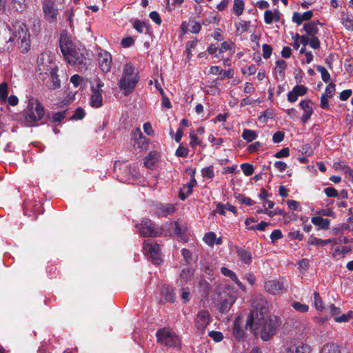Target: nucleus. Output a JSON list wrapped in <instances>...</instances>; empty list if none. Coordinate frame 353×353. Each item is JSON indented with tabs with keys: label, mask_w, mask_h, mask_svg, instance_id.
<instances>
[{
	"label": "nucleus",
	"mask_w": 353,
	"mask_h": 353,
	"mask_svg": "<svg viewBox=\"0 0 353 353\" xmlns=\"http://www.w3.org/2000/svg\"><path fill=\"white\" fill-rule=\"evenodd\" d=\"M269 306L266 299L259 294L253 296L252 310L248 316L246 328L252 330L261 327V337L263 341H268L275 333L279 326L276 316L268 317Z\"/></svg>",
	"instance_id": "nucleus-1"
},
{
	"label": "nucleus",
	"mask_w": 353,
	"mask_h": 353,
	"mask_svg": "<svg viewBox=\"0 0 353 353\" xmlns=\"http://www.w3.org/2000/svg\"><path fill=\"white\" fill-rule=\"evenodd\" d=\"M37 70L39 78L46 81L49 89L56 90L61 87V81L57 74L58 66L53 54L47 52L41 53L37 59Z\"/></svg>",
	"instance_id": "nucleus-2"
},
{
	"label": "nucleus",
	"mask_w": 353,
	"mask_h": 353,
	"mask_svg": "<svg viewBox=\"0 0 353 353\" xmlns=\"http://www.w3.org/2000/svg\"><path fill=\"white\" fill-rule=\"evenodd\" d=\"M139 80L138 73L131 63H126L123 68L122 77L119 80V88L125 95L131 94Z\"/></svg>",
	"instance_id": "nucleus-3"
},
{
	"label": "nucleus",
	"mask_w": 353,
	"mask_h": 353,
	"mask_svg": "<svg viewBox=\"0 0 353 353\" xmlns=\"http://www.w3.org/2000/svg\"><path fill=\"white\" fill-rule=\"evenodd\" d=\"M44 115V108L41 103L34 98L28 101V105L24 111V119L27 125H37Z\"/></svg>",
	"instance_id": "nucleus-4"
},
{
	"label": "nucleus",
	"mask_w": 353,
	"mask_h": 353,
	"mask_svg": "<svg viewBox=\"0 0 353 353\" xmlns=\"http://www.w3.org/2000/svg\"><path fill=\"white\" fill-rule=\"evenodd\" d=\"M12 35L14 43L17 41L19 48L23 53L27 52L30 48V34L26 26L21 21H17L14 26Z\"/></svg>",
	"instance_id": "nucleus-5"
},
{
	"label": "nucleus",
	"mask_w": 353,
	"mask_h": 353,
	"mask_svg": "<svg viewBox=\"0 0 353 353\" xmlns=\"http://www.w3.org/2000/svg\"><path fill=\"white\" fill-rule=\"evenodd\" d=\"M88 53L86 49L79 44L72 52L66 54L64 58L72 65H77L79 69H84L87 64V56Z\"/></svg>",
	"instance_id": "nucleus-6"
},
{
	"label": "nucleus",
	"mask_w": 353,
	"mask_h": 353,
	"mask_svg": "<svg viewBox=\"0 0 353 353\" xmlns=\"http://www.w3.org/2000/svg\"><path fill=\"white\" fill-rule=\"evenodd\" d=\"M157 340L159 343L170 347H179L181 340L176 334L172 330L162 328L156 332Z\"/></svg>",
	"instance_id": "nucleus-7"
},
{
	"label": "nucleus",
	"mask_w": 353,
	"mask_h": 353,
	"mask_svg": "<svg viewBox=\"0 0 353 353\" xmlns=\"http://www.w3.org/2000/svg\"><path fill=\"white\" fill-rule=\"evenodd\" d=\"M13 46L12 30L6 24L0 23V50H9Z\"/></svg>",
	"instance_id": "nucleus-8"
},
{
	"label": "nucleus",
	"mask_w": 353,
	"mask_h": 353,
	"mask_svg": "<svg viewBox=\"0 0 353 353\" xmlns=\"http://www.w3.org/2000/svg\"><path fill=\"white\" fill-rule=\"evenodd\" d=\"M139 234L144 236L155 237L162 234V229L157 227L150 219H143L141 223L137 225Z\"/></svg>",
	"instance_id": "nucleus-9"
},
{
	"label": "nucleus",
	"mask_w": 353,
	"mask_h": 353,
	"mask_svg": "<svg viewBox=\"0 0 353 353\" xmlns=\"http://www.w3.org/2000/svg\"><path fill=\"white\" fill-rule=\"evenodd\" d=\"M41 6L44 19L50 23H55L59 15L55 0H43Z\"/></svg>",
	"instance_id": "nucleus-10"
},
{
	"label": "nucleus",
	"mask_w": 353,
	"mask_h": 353,
	"mask_svg": "<svg viewBox=\"0 0 353 353\" xmlns=\"http://www.w3.org/2000/svg\"><path fill=\"white\" fill-rule=\"evenodd\" d=\"M80 43L76 42L71 34L66 30H63L61 32L59 37V47L63 57L68 54Z\"/></svg>",
	"instance_id": "nucleus-11"
},
{
	"label": "nucleus",
	"mask_w": 353,
	"mask_h": 353,
	"mask_svg": "<svg viewBox=\"0 0 353 353\" xmlns=\"http://www.w3.org/2000/svg\"><path fill=\"white\" fill-rule=\"evenodd\" d=\"M303 28L306 34L302 36H300L299 34H296V35L292 37L294 40L293 47L297 50L299 48L301 45L303 46L300 50V53L305 54V62L309 63V53L306 51L305 48V46L309 43V23H305Z\"/></svg>",
	"instance_id": "nucleus-12"
},
{
	"label": "nucleus",
	"mask_w": 353,
	"mask_h": 353,
	"mask_svg": "<svg viewBox=\"0 0 353 353\" xmlns=\"http://www.w3.org/2000/svg\"><path fill=\"white\" fill-rule=\"evenodd\" d=\"M288 288V281L284 278L279 280H269L265 282V290L272 295L281 294Z\"/></svg>",
	"instance_id": "nucleus-13"
},
{
	"label": "nucleus",
	"mask_w": 353,
	"mask_h": 353,
	"mask_svg": "<svg viewBox=\"0 0 353 353\" xmlns=\"http://www.w3.org/2000/svg\"><path fill=\"white\" fill-rule=\"evenodd\" d=\"M143 250L145 254L149 255L154 263L159 264L161 262L159 245L152 240L145 241Z\"/></svg>",
	"instance_id": "nucleus-14"
},
{
	"label": "nucleus",
	"mask_w": 353,
	"mask_h": 353,
	"mask_svg": "<svg viewBox=\"0 0 353 353\" xmlns=\"http://www.w3.org/2000/svg\"><path fill=\"white\" fill-rule=\"evenodd\" d=\"M104 83L99 79H97L96 87L91 86L92 94L90 98V104L92 107L98 108L103 105V97L101 88Z\"/></svg>",
	"instance_id": "nucleus-15"
},
{
	"label": "nucleus",
	"mask_w": 353,
	"mask_h": 353,
	"mask_svg": "<svg viewBox=\"0 0 353 353\" xmlns=\"http://www.w3.org/2000/svg\"><path fill=\"white\" fill-rule=\"evenodd\" d=\"M98 62L100 70L104 72H110L112 65V59L111 54L105 50H101L98 53Z\"/></svg>",
	"instance_id": "nucleus-16"
},
{
	"label": "nucleus",
	"mask_w": 353,
	"mask_h": 353,
	"mask_svg": "<svg viewBox=\"0 0 353 353\" xmlns=\"http://www.w3.org/2000/svg\"><path fill=\"white\" fill-rule=\"evenodd\" d=\"M210 322V316L207 310L199 312L194 320V325L198 332L203 334Z\"/></svg>",
	"instance_id": "nucleus-17"
},
{
	"label": "nucleus",
	"mask_w": 353,
	"mask_h": 353,
	"mask_svg": "<svg viewBox=\"0 0 353 353\" xmlns=\"http://www.w3.org/2000/svg\"><path fill=\"white\" fill-rule=\"evenodd\" d=\"M235 301L236 298L232 295H228L225 299H221L218 305L219 311L223 314L227 313L230 310Z\"/></svg>",
	"instance_id": "nucleus-18"
},
{
	"label": "nucleus",
	"mask_w": 353,
	"mask_h": 353,
	"mask_svg": "<svg viewBox=\"0 0 353 353\" xmlns=\"http://www.w3.org/2000/svg\"><path fill=\"white\" fill-rule=\"evenodd\" d=\"M169 230H172L170 232V234H175L182 237L187 230V226L179 221H176L175 223L171 222L169 223Z\"/></svg>",
	"instance_id": "nucleus-19"
},
{
	"label": "nucleus",
	"mask_w": 353,
	"mask_h": 353,
	"mask_svg": "<svg viewBox=\"0 0 353 353\" xmlns=\"http://www.w3.org/2000/svg\"><path fill=\"white\" fill-rule=\"evenodd\" d=\"M280 12L278 10H266L264 12V21L266 24H271L273 22H279L280 21Z\"/></svg>",
	"instance_id": "nucleus-20"
},
{
	"label": "nucleus",
	"mask_w": 353,
	"mask_h": 353,
	"mask_svg": "<svg viewBox=\"0 0 353 353\" xmlns=\"http://www.w3.org/2000/svg\"><path fill=\"white\" fill-rule=\"evenodd\" d=\"M312 223L318 227L319 230H327L330 227V220L324 219L321 216H313L311 219Z\"/></svg>",
	"instance_id": "nucleus-21"
},
{
	"label": "nucleus",
	"mask_w": 353,
	"mask_h": 353,
	"mask_svg": "<svg viewBox=\"0 0 353 353\" xmlns=\"http://www.w3.org/2000/svg\"><path fill=\"white\" fill-rule=\"evenodd\" d=\"M341 22L345 28L349 31H353V15L349 12H341Z\"/></svg>",
	"instance_id": "nucleus-22"
},
{
	"label": "nucleus",
	"mask_w": 353,
	"mask_h": 353,
	"mask_svg": "<svg viewBox=\"0 0 353 353\" xmlns=\"http://www.w3.org/2000/svg\"><path fill=\"white\" fill-rule=\"evenodd\" d=\"M175 208L172 204H161L157 208V214L159 217L167 216L174 213Z\"/></svg>",
	"instance_id": "nucleus-23"
},
{
	"label": "nucleus",
	"mask_w": 353,
	"mask_h": 353,
	"mask_svg": "<svg viewBox=\"0 0 353 353\" xmlns=\"http://www.w3.org/2000/svg\"><path fill=\"white\" fill-rule=\"evenodd\" d=\"M319 353H341V347L334 342L327 343L321 347Z\"/></svg>",
	"instance_id": "nucleus-24"
},
{
	"label": "nucleus",
	"mask_w": 353,
	"mask_h": 353,
	"mask_svg": "<svg viewBox=\"0 0 353 353\" xmlns=\"http://www.w3.org/2000/svg\"><path fill=\"white\" fill-rule=\"evenodd\" d=\"M236 253L243 263L250 264L252 262V256L250 252L243 248H237Z\"/></svg>",
	"instance_id": "nucleus-25"
},
{
	"label": "nucleus",
	"mask_w": 353,
	"mask_h": 353,
	"mask_svg": "<svg viewBox=\"0 0 353 353\" xmlns=\"http://www.w3.org/2000/svg\"><path fill=\"white\" fill-rule=\"evenodd\" d=\"M307 345L302 343L291 345L286 350V353H305Z\"/></svg>",
	"instance_id": "nucleus-26"
},
{
	"label": "nucleus",
	"mask_w": 353,
	"mask_h": 353,
	"mask_svg": "<svg viewBox=\"0 0 353 353\" xmlns=\"http://www.w3.org/2000/svg\"><path fill=\"white\" fill-rule=\"evenodd\" d=\"M309 20V11H306L303 13L294 12L292 17V21L297 25H301L304 21Z\"/></svg>",
	"instance_id": "nucleus-27"
},
{
	"label": "nucleus",
	"mask_w": 353,
	"mask_h": 353,
	"mask_svg": "<svg viewBox=\"0 0 353 353\" xmlns=\"http://www.w3.org/2000/svg\"><path fill=\"white\" fill-rule=\"evenodd\" d=\"M250 26V21L239 20L235 23L236 31L238 34H242L248 30Z\"/></svg>",
	"instance_id": "nucleus-28"
},
{
	"label": "nucleus",
	"mask_w": 353,
	"mask_h": 353,
	"mask_svg": "<svg viewBox=\"0 0 353 353\" xmlns=\"http://www.w3.org/2000/svg\"><path fill=\"white\" fill-rule=\"evenodd\" d=\"M318 25L321 27L323 26V23H321L319 21H310V37H321V34L319 32V28Z\"/></svg>",
	"instance_id": "nucleus-29"
},
{
	"label": "nucleus",
	"mask_w": 353,
	"mask_h": 353,
	"mask_svg": "<svg viewBox=\"0 0 353 353\" xmlns=\"http://www.w3.org/2000/svg\"><path fill=\"white\" fill-rule=\"evenodd\" d=\"M241 137L247 142H252L258 137V134L254 130L245 129L242 132Z\"/></svg>",
	"instance_id": "nucleus-30"
},
{
	"label": "nucleus",
	"mask_w": 353,
	"mask_h": 353,
	"mask_svg": "<svg viewBox=\"0 0 353 353\" xmlns=\"http://www.w3.org/2000/svg\"><path fill=\"white\" fill-rule=\"evenodd\" d=\"M193 276V270L191 268H185L182 270L180 274V279L179 282H180L181 285H183L185 282H187L190 279H191Z\"/></svg>",
	"instance_id": "nucleus-31"
},
{
	"label": "nucleus",
	"mask_w": 353,
	"mask_h": 353,
	"mask_svg": "<svg viewBox=\"0 0 353 353\" xmlns=\"http://www.w3.org/2000/svg\"><path fill=\"white\" fill-rule=\"evenodd\" d=\"M244 9L245 3L243 0H234L232 10L236 15H241L243 12Z\"/></svg>",
	"instance_id": "nucleus-32"
},
{
	"label": "nucleus",
	"mask_w": 353,
	"mask_h": 353,
	"mask_svg": "<svg viewBox=\"0 0 353 353\" xmlns=\"http://www.w3.org/2000/svg\"><path fill=\"white\" fill-rule=\"evenodd\" d=\"M286 68L287 63L284 60H279L276 62L275 72L279 74L281 78L283 79Z\"/></svg>",
	"instance_id": "nucleus-33"
},
{
	"label": "nucleus",
	"mask_w": 353,
	"mask_h": 353,
	"mask_svg": "<svg viewBox=\"0 0 353 353\" xmlns=\"http://www.w3.org/2000/svg\"><path fill=\"white\" fill-rule=\"evenodd\" d=\"M232 333H233V336L236 339H241L243 337V335H244V331L243 330L241 327L240 325H239V319H236L234 322V326H233V331H232Z\"/></svg>",
	"instance_id": "nucleus-34"
},
{
	"label": "nucleus",
	"mask_w": 353,
	"mask_h": 353,
	"mask_svg": "<svg viewBox=\"0 0 353 353\" xmlns=\"http://www.w3.org/2000/svg\"><path fill=\"white\" fill-rule=\"evenodd\" d=\"M162 294L164 296L165 301L174 302L175 300V295L173 290L170 287H165L162 290Z\"/></svg>",
	"instance_id": "nucleus-35"
},
{
	"label": "nucleus",
	"mask_w": 353,
	"mask_h": 353,
	"mask_svg": "<svg viewBox=\"0 0 353 353\" xmlns=\"http://www.w3.org/2000/svg\"><path fill=\"white\" fill-rule=\"evenodd\" d=\"M157 154L156 152H151L148 157L145 158V165L148 168H151L157 162Z\"/></svg>",
	"instance_id": "nucleus-36"
},
{
	"label": "nucleus",
	"mask_w": 353,
	"mask_h": 353,
	"mask_svg": "<svg viewBox=\"0 0 353 353\" xmlns=\"http://www.w3.org/2000/svg\"><path fill=\"white\" fill-rule=\"evenodd\" d=\"M13 8L17 11L22 12L27 7L28 0H11Z\"/></svg>",
	"instance_id": "nucleus-37"
},
{
	"label": "nucleus",
	"mask_w": 353,
	"mask_h": 353,
	"mask_svg": "<svg viewBox=\"0 0 353 353\" xmlns=\"http://www.w3.org/2000/svg\"><path fill=\"white\" fill-rule=\"evenodd\" d=\"M300 106L301 107V108H303L304 110V114L301 117V121L303 122V123H305L307 122V121L309 119V110H306L307 108H309V101H307V100L302 101L300 103Z\"/></svg>",
	"instance_id": "nucleus-38"
},
{
	"label": "nucleus",
	"mask_w": 353,
	"mask_h": 353,
	"mask_svg": "<svg viewBox=\"0 0 353 353\" xmlns=\"http://www.w3.org/2000/svg\"><path fill=\"white\" fill-rule=\"evenodd\" d=\"M314 304L316 309L319 311H322L325 308L321 297L316 292L314 293Z\"/></svg>",
	"instance_id": "nucleus-39"
},
{
	"label": "nucleus",
	"mask_w": 353,
	"mask_h": 353,
	"mask_svg": "<svg viewBox=\"0 0 353 353\" xmlns=\"http://www.w3.org/2000/svg\"><path fill=\"white\" fill-rule=\"evenodd\" d=\"M66 110L53 113L50 116V119L54 123H60L65 117Z\"/></svg>",
	"instance_id": "nucleus-40"
},
{
	"label": "nucleus",
	"mask_w": 353,
	"mask_h": 353,
	"mask_svg": "<svg viewBox=\"0 0 353 353\" xmlns=\"http://www.w3.org/2000/svg\"><path fill=\"white\" fill-rule=\"evenodd\" d=\"M133 27L139 33H143L148 30L147 24L144 21L140 20H135L133 23Z\"/></svg>",
	"instance_id": "nucleus-41"
},
{
	"label": "nucleus",
	"mask_w": 353,
	"mask_h": 353,
	"mask_svg": "<svg viewBox=\"0 0 353 353\" xmlns=\"http://www.w3.org/2000/svg\"><path fill=\"white\" fill-rule=\"evenodd\" d=\"M190 138L191 139L190 145L193 149H195L197 145H201V141L199 139L194 130L190 132Z\"/></svg>",
	"instance_id": "nucleus-42"
},
{
	"label": "nucleus",
	"mask_w": 353,
	"mask_h": 353,
	"mask_svg": "<svg viewBox=\"0 0 353 353\" xmlns=\"http://www.w3.org/2000/svg\"><path fill=\"white\" fill-rule=\"evenodd\" d=\"M201 174L205 178L212 179L214 176V167L212 165H210L208 167L203 168L201 170Z\"/></svg>",
	"instance_id": "nucleus-43"
},
{
	"label": "nucleus",
	"mask_w": 353,
	"mask_h": 353,
	"mask_svg": "<svg viewBox=\"0 0 353 353\" xmlns=\"http://www.w3.org/2000/svg\"><path fill=\"white\" fill-rule=\"evenodd\" d=\"M316 70H318V72H319L321 73L322 80L324 82L329 81V80L330 79V73L328 72L327 70L324 66L317 65Z\"/></svg>",
	"instance_id": "nucleus-44"
},
{
	"label": "nucleus",
	"mask_w": 353,
	"mask_h": 353,
	"mask_svg": "<svg viewBox=\"0 0 353 353\" xmlns=\"http://www.w3.org/2000/svg\"><path fill=\"white\" fill-rule=\"evenodd\" d=\"M216 238V234L212 232H210L205 234L203 240L208 245H213L214 244Z\"/></svg>",
	"instance_id": "nucleus-45"
},
{
	"label": "nucleus",
	"mask_w": 353,
	"mask_h": 353,
	"mask_svg": "<svg viewBox=\"0 0 353 353\" xmlns=\"http://www.w3.org/2000/svg\"><path fill=\"white\" fill-rule=\"evenodd\" d=\"M8 98V85L6 83L0 84V100L6 102Z\"/></svg>",
	"instance_id": "nucleus-46"
},
{
	"label": "nucleus",
	"mask_w": 353,
	"mask_h": 353,
	"mask_svg": "<svg viewBox=\"0 0 353 353\" xmlns=\"http://www.w3.org/2000/svg\"><path fill=\"white\" fill-rule=\"evenodd\" d=\"M241 168L245 176H251L254 172V167L250 163H243L241 165Z\"/></svg>",
	"instance_id": "nucleus-47"
},
{
	"label": "nucleus",
	"mask_w": 353,
	"mask_h": 353,
	"mask_svg": "<svg viewBox=\"0 0 353 353\" xmlns=\"http://www.w3.org/2000/svg\"><path fill=\"white\" fill-rule=\"evenodd\" d=\"M353 312L350 311L347 314H343L341 316H336L334 321L337 323L347 322L352 318Z\"/></svg>",
	"instance_id": "nucleus-48"
},
{
	"label": "nucleus",
	"mask_w": 353,
	"mask_h": 353,
	"mask_svg": "<svg viewBox=\"0 0 353 353\" xmlns=\"http://www.w3.org/2000/svg\"><path fill=\"white\" fill-rule=\"evenodd\" d=\"M342 164H344V163L343 161H340L338 165L341 166ZM343 169L344 172L347 176L348 180L353 183V169L345 165H343Z\"/></svg>",
	"instance_id": "nucleus-49"
},
{
	"label": "nucleus",
	"mask_w": 353,
	"mask_h": 353,
	"mask_svg": "<svg viewBox=\"0 0 353 353\" xmlns=\"http://www.w3.org/2000/svg\"><path fill=\"white\" fill-rule=\"evenodd\" d=\"M323 192L327 197L336 198L339 196L338 190L334 187H327L323 190Z\"/></svg>",
	"instance_id": "nucleus-50"
},
{
	"label": "nucleus",
	"mask_w": 353,
	"mask_h": 353,
	"mask_svg": "<svg viewBox=\"0 0 353 353\" xmlns=\"http://www.w3.org/2000/svg\"><path fill=\"white\" fill-rule=\"evenodd\" d=\"M309 267V261L307 259H302L299 263V269L300 272L305 274L307 272Z\"/></svg>",
	"instance_id": "nucleus-51"
},
{
	"label": "nucleus",
	"mask_w": 353,
	"mask_h": 353,
	"mask_svg": "<svg viewBox=\"0 0 353 353\" xmlns=\"http://www.w3.org/2000/svg\"><path fill=\"white\" fill-rule=\"evenodd\" d=\"M196 181L194 178H192V179L189 183L185 184L181 190L187 192L188 194H191L192 192V188L194 185H196Z\"/></svg>",
	"instance_id": "nucleus-52"
},
{
	"label": "nucleus",
	"mask_w": 353,
	"mask_h": 353,
	"mask_svg": "<svg viewBox=\"0 0 353 353\" xmlns=\"http://www.w3.org/2000/svg\"><path fill=\"white\" fill-rule=\"evenodd\" d=\"M335 93V84L333 83H330L325 90V92L323 94L328 97L330 98L332 97Z\"/></svg>",
	"instance_id": "nucleus-53"
},
{
	"label": "nucleus",
	"mask_w": 353,
	"mask_h": 353,
	"mask_svg": "<svg viewBox=\"0 0 353 353\" xmlns=\"http://www.w3.org/2000/svg\"><path fill=\"white\" fill-rule=\"evenodd\" d=\"M208 335L215 342H220L223 339V335L221 332L211 331L209 332Z\"/></svg>",
	"instance_id": "nucleus-54"
},
{
	"label": "nucleus",
	"mask_w": 353,
	"mask_h": 353,
	"mask_svg": "<svg viewBox=\"0 0 353 353\" xmlns=\"http://www.w3.org/2000/svg\"><path fill=\"white\" fill-rule=\"evenodd\" d=\"M292 306L298 312L301 313H305L307 312L308 307L305 304H302L299 302H294L292 303Z\"/></svg>",
	"instance_id": "nucleus-55"
},
{
	"label": "nucleus",
	"mask_w": 353,
	"mask_h": 353,
	"mask_svg": "<svg viewBox=\"0 0 353 353\" xmlns=\"http://www.w3.org/2000/svg\"><path fill=\"white\" fill-rule=\"evenodd\" d=\"M263 57L264 59H268L270 57L272 52V48L268 44H263L262 46Z\"/></svg>",
	"instance_id": "nucleus-56"
},
{
	"label": "nucleus",
	"mask_w": 353,
	"mask_h": 353,
	"mask_svg": "<svg viewBox=\"0 0 353 353\" xmlns=\"http://www.w3.org/2000/svg\"><path fill=\"white\" fill-rule=\"evenodd\" d=\"M135 143L141 150H146L149 144V139L145 137L143 139H139L138 141H136Z\"/></svg>",
	"instance_id": "nucleus-57"
},
{
	"label": "nucleus",
	"mask_w": 353,
	"mask_h": 353,
	"mask_svg": "<svg viewBox=\"0 0 353 353\" xmlns=\"http://www.w3.org/2000/svg\"><path fill=\"white\" fill-rule=\"evenodd\" d=\"M208 52L209 54L214 55L216 57L220 56L222 54V50L216 47L214 45H210L208 48Z\"/></svg>",
	"instance_id": "nucleus-58"
},
{
	"label": "nucleus",
	"mask_w": 353,
	"mask_h": 353,
	"mask_svg": "<svg viewBox=\"0 0 353 353\" xmlns=\"http://www.w3.org/2000/svg\"><path fill=\"white\" fill-rule=\"evenodd\" d=\"M320 37H310V48L312 49H319L320 48V41H319Z\"/></svg>",
	"instance_id": "nucleus-59"
},
{
	"label": "nucleus",
	"mask_w": 353,
	"mask_h": 353,
	"mask_svg": "<svg viewBox=\"0 0 353 353\" xmlns=\"http://www.w3.org/2000/svg\"><path fill=\"white\" fill-rule=\"evenodd\" d=\"M188 149L183 145H179L176 150V155L179 157H186L188 155Z\"/></svg>",
	"instance_id": "nucleus-60"
},
{
	"label": "nucleus",
	"mask_w": 353,
	"mask_h": 353,
	"mask_svg": "<svg viewBox=\"0 0 353 353\" xmlns=\"http://www.w3.org/2000/svg\"><path fill=\"white\" fill-rule=\"evenodd\" d=\"M269 225V223L261 221L257 225L249 226V230L264 231Z\"/></svg>",
	"instance_id": "nucleus-61"
},
{
	"label": "nucleus",
	"mask_w": 353,
	"mask_h": 353,
	"mask_svg": "<svg viewBox=\"0 0 353 353\" xmlns=\"http://www.w3.org/2000/svg\"><path fill=\"white\" fill-rule=\"evenodd\" d=\"M284 139V133L281 131L276 132L272 137V141L274 143H281Z\"/></svg>",
	"instance_id": "nucleus-62"
},
{
	"label": "nucleus",
	"mask_w": 353,
	"mask_h": 353,
	"mask_svg": "<svg viewBox=\"0 0 353 353\" xmlns=\"http://www.w3.org/2000/svg\"><path fill=\"white\" fill-rule=\"evenodd\" d=\"M283 237L282 232L280 230H274L270 234V239L272 243L276 242L277 240Z\"/></svg>",
	"instance_id": "nucleus-63"
},
{
	"label": "nucleus",
	"mask_w": 353,
	"mask_h": 353,
	"mask_svg": "<svg viewBox=\"0 0 353 353\" xmlns=\"http://www.w3.org/2000/svg\"><path fill=\"white\" fill-rule=\"evenodd\" d=\"M83 81V78L79 74H74L70 77V82L77 88Z\"/></svg>",
	"instance_id": "nucleus-64"
}]
</instances>
